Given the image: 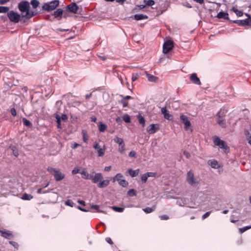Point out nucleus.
Returning <instances> with one entry per match:
<instances>
[{
    "instance_id": "f257e3e1",
    "label": "nucleus",
    "mask_w": 251,
    "mask_h": 251,
    "mask_svg": "<svg viewBox=\"0 0 251 251\" xmlns=\"http://www.w3.org/2000/svg\"><path fill=\"white\" fill-rule=\"evenodd\" d=\"M18 8L22 15V18L28 20L37 15V13L30 10V3L25 0L20 1L18 4Z\"/></svg>"
},
{
    "instance_id": "f03ea898",
    "label": "nucleus",
    "mask_w": 251,
    "mask_h": 251,
    "mask_svg": "<svg viewBox=\"0 0 251 251\" xmlns=\"http://www.w3.org/2000/svg\"><path fill=\"white\" fill-rule=\"evenodd\" d=\"M7 16L9 21L14 24H17L20 22L22 24H24L27 20L25 19H24V18H22V15L21 14H20L14 10H10L7 13Z\"/></svg>"
},
{
    "instance_id": "7ed1b4c3",
    "label": "nucleus",
    "mask_w": 251,
    "mask_h": 251,
    "mask_svg": "<svg viewBox=\"0 0 251 251\" xmlns=\"http://www.w3.org/2000/svg\"><path fill=\"white\" fill-rule=\"evenodd\" d=\"M47 170L54 177L56 181H59L63 179L65 177V175L63 174L60 170L49 167Z\"/></svg>"
},
{
    "instance_id": "20e7f679",
    "label": "nucleus",
    "mask_w": 251,
    "mask_h": 251,
    "mask_svg": "<svg viewBox=\"0 0 251 251\" xmlns=\"http://www.w3.org/2000/svg\"><path fill=\"white\" fill-rule=\"evenodd\" d=\"M213 142L216 146L223 149L225 153L229 152V148L227 146L226 143L224 141L221 140L219 137L217 136L215 137Z\"/></svg>"
},
{
    "instance_id": "39448f33",
    "label": "nucleus",
    "mask_w": 251,
    "mask_h": 251,
    "mask_svg": "<svg viewBox=\"0 0 251 251\" xmlns=\"http://www.w3.org/2000/svg\"><path fill=\"white\" fill-rule=\"evenodd\" d=\"M59 4L58 0H54L50 2L45 3L42 8L47 11H50L55 9Z\"/></svg>"
},
{
    "instance_id": "423d86ee",
    "label": "nucleus",
    "mask_w": 251,
    "mask_h": 251,
    "mask_svg": "<svg viewBox=\"0 0 251 251\" xmlns=\"http://www.w3.org/2000/svg\"><path fill=\"white\" fill-rule=\"evenodd\" d=\"M186 180L188 184L192 186H196L199 183V181L194 177V173L190 171L187 173Z\"/></svg>"
},
{
    "instance_id": "0eeeda50",
    "label": "nucleus",
    "mask_w": 251,
    "mask_h": 251,
    "mask_svg": "<svg viewBox=\"0 0 251 251\" xmlns=\"http://www.w3.org/2000/svg\"><path fill=\"white\" fill-rule=\"evenodd\" d=\"M246 15L248 16V18L243 20H235L233 21V23L237 24L239 25L245 26L249 25L251 26V18L249 14H246Z\"/></svg>"
},
{
    "instance_id": "6e6552de",
    "label": "nucleus",
    "mask_w": 251,
    "mask_h": 251,
    "mask_svg": "<svg viewBox=\"0 0 251 251\" xmlns=\"http://www.w3.org/2000/svg\"><path fill=\"white\" fill-rule=\"evenodd\" d=\"M174 47V42L171 40L166 41L163 46V52L165 54L168 53Z\"/></svg>"
},
{
    "instance_id": "1a4fd4ad",
    "label": "nucleus",
    "mask_w": 251,
    "mask_h": 251,
    "mask_svg": "<svg viewBox=\"0 0 251 251\" xmlns=\"http://www.w3.org/2000/svg\"><path fill=\"white\" fill-rule=\"evenodd\" d=\"M103 179V176L100 173H96L95 175L92 174L90 177L93 183H97Z\"/></svg>"
},
{
    "instance_id": "9d476101",
    "label": "nucleus",
    "mask_w": 251,
    "mask_h": 251,
    "mask_svg": "<svg viewBox=\"0 0 251 251\" xmlns=\"http://www.w3.org/2000/svg\"><path fill=\"white\" fill-rule=\"evenodd\" d=\"M94 148L97 151L98 156H102L105 151V147L103 146L102 148H100L99 143L95 142L93 146Z\"/></svg>"
},
{
    "instance_id": "9b49d317",
    "label": "nucleus",
    "mask_w": 251,
    "mask_h": 251,
    "mask_svg": "<svg viewBox=\"0 0 251 251\" xmlns=\"http://www.w3.org/2000/svg\"><path fill=\"white\" fill-rule=\"evenodd\" d=\"M159 129V126L158 124H151L147 128V131L150 134H152L155 133Z\"/></svg>"
},
{
    "instance_id": "f8f14e48",
    "label": "nucleus",
    "mask_w": 251,
    "mask_h": 251,
    "mask_svg": "<svg viewBox=\"0 0 251 251\" xmlns=\"http://www.w3.org/2000/svg\"><path fill=\"white\" fill-rule=\"evenodd\" d=\"M180 119L185 125V128L188 129L191 126V123L187 116L184 115H181L180 116Z\"/></svg>"
},
{
    "instance_id": "ddd939ff",
    "label": "nucleus",
    "mask_w": 251,
    "mask_h": 251,
    "mask_svg": "<svg viewBox=\"0 0 251 251\" xmlns=\"http://www.w3.org/2000/svg\"><path fill=\"white\" fill-rule=\"evenodd\" d=\"M67 9L71 12L76 14L78 10V6L75 2H72L67 6Z\"/></svg>"
},
{
    "instance_id": "4468645a",
    "label": "nucleus",
    "mask_w": 251,
    "mask_h": 251,
    "mask_svg": "<svg viewBox=\"0 0 251 251\" xmlns=\"http://www.w3.org/2000/svg\"><path fill=\"white\" fill-rule=\"evenodd\" d=\"M161 113L164 115V117L165 119L168 120H171L172 118V115L169 114V111L167 109L166 107H164L161 108Z\"/></svg>"
},
{
    "instance_id": "2eb2a0df",
    "label": "nucleus",
    "mask_w": 251,
    "mask_h": 251,
    "mask_svg": "<svg viewBox=\"0 0 251 251\" xmlns=\"http://www.w3.org/2000/svg\"><path fill=\"white\" fill-rule=\"evenodd\" d=\"M190 80L191 81L195 83V84L197 85H201V81L200 78L197 76V75L196 74L194 73L191 75L190 77Z\"/></svg>"
},
{
    "instance_id": "dca6fc26",
    "label": "nucleus",
    "mask_w": 251,
    "mask_h": 251,
    "mask_svg": "<svg viewBox=\"0 0 251 251\" xmlns=\"http://www.w3.org/2000/svg\"><path fill=\"white\" fill-rule=\"evenodd\" d=\"M63 14V10L61 8H58L56 11H54L52 15L55 18L60 20Z\"/></svg>"
},
{
    "instance_id": "f3484780",
    "label": "nucleus",
    "mask_w": 251,
    "mask_h": 251,
    "mask_svg": "<svg viewBox=\"0 0 251 251\" xmlns=\"http://www.w3.org/2000/svg\"><path fill=\"white\" fill-rule=\"evenodd\" d=\"M217 123L223 128H225L226 127V120L224 118L217 117Z\"/></svg>"
},
{
    "instance_id": "a211bd4d",
    "label": "nucleus",
    "mask_w": 251,
    "mask_h": 251,
    "mask_svg": "<svg viewBox=\"0 0 251 251\" xmlns=\"http://www.w3.org/2000/svg\"><path fill=\"white\" fill-rule=\"evenodd\" d=\"M110 181L109 180L106 179L103 180H101L98 184V186L100 188H103L107 187L109 184Z\"/></svg>"
},
{
    "instance_id": "6ab92c4d",
    "label": "nucleus",
    "mask_w": 251,
    "mask_h": 251,
    "mask_svg": "<svg viewBox=\"0 0 251 251\" xmlns=\"http://www.w3.org/2000/svg\"><path fill=\"white\" fill-rule=\"evenodd\" d=\"M1 236L5 238L10 239L12 236L11 232L9 231L0 230Z\"/></svg>"
},
{
    "instance_id": "aec40b11",
    "label": "nucleus",
    "mask_w": 251,
    "mask_h": 251,
    "mask_svg": "<svg viewBox=\"0 0 251 251\" xmlns=\"http://www.w3.org/2000/svg\"><path fill=\"white\" fill-rule=\"evenodd\" d=\"M217 17L219 19H224L225 20H229L228 14L227 12H224L223 11L220 12Z\"/></svg>"
},
{
    "instance_id": "412c9836",
    "label": "nucleus",
    "mask_w": 251,
    "mask_h": 251,
    "mask_svg": "<svg viewBox=\"0 0 251 251\" xmlns=\"http://www.w3.org/2000/svg\"><path fill=\"white\" fill-rule=\"evenodd\" d=\"M129 175L131 177H135L138 175L139 173V169H136L135 170H133L132 169H128L127 170Z\"/></svg>"
},
{
    "instance_id": "4be33fe9",
    "label": "nucleus",
    "mask_w": 251,
    "mask_h": 251,
    "mask_svg": "<svg viewBox=\"0 0 251 251\" xmlns=\"http://www.w3.org/2000/svg\"><path fill=\"white\" fill-rule=\"evenodd\" d=\"M148 16L143 14H136L134 15V19L137 21L147 19Z\"/></svg>"
},
{
    "instance_id": "5701e85b",
    "label": "nucleus",
    "mask_w": 251,
    "mask_h": 251,
    "mask_svg": "<svg viewBox=\"0 0 251 251\" xmlns=\"http://www.w3.org/2000/svg\"><path fill=\"white\" fill-rule=\"evenodd\" d=\"M146 76L148 80L150 82H156L158 80V78L153 75L149 74H146Z\"/></svg>"
},
{
    "instance_id": "b1692460",
    "label": "nucleus",
    "mask_w": 251,
    "mask_h": 251,
    "mask_svg": "<svg viewBox=\"0 0 251 251\" xmlns=\"http://www.w3.org/2000/svg\"><path fill=\"white\" fill-rule=\"evenodd\" d=\"M208 165L211 166V167L212 168L216 169V168H217L218 167V162L216 160H214V159L209 160L208 161Z\"/></svg>"
},
{
    "instance_id": "393cba45",
    "label": "nucleus",
    "mask_w": 251,
    "mask_h": 251,
    "mask_svg": "<svg viewBox=\"0 0 251 251\" xmlns=\"http://www.w3.org/2000/svg\"><path fill=\"white\" fill-rule=\"evenodd\" d=\"M156 209V206L154 205L152 207H147L143 209V210L146 213H150L154 211Z\"/></svg>"
},
{
    "instance_id": "a878e982",
    "label": "nucleus",
    "mask_w": 251,
    "mask_h": 251,
    "mask_svg": "<svg viewBox=\"0 0 251 251\" xmlns=\"http://www.w3.org/2000/svg\"><path fill=\"white\" fill-rule=\"evenodd\" d=\"M9 148L12 151L13 154L15 157H18L19 155V153H18V150L17 147L15 146H10L9 147Z\"/></svg>"
},
{
    "instance_id": "bb28decb",
    "label": "nucleus",
    "mask_w": 251,
    "mask_h": 251,
    "mask_svg": "<svg viewBox=\"0 0 251 251\" xmlns=\"http://www.w3.org/2000/svg\"><path fill=\"white\" fill-rule=\"evenodd\" d=\"M226 110L224 109H220L217 113L216 116L218 118H224L226 113Z\"/></svg>"
},
{
    "instance_id": "cd10ccee",
    "label": "nucleus",
    "mask_w": 251,
    "mask_h": 251,
    "mask_svg": "<svg viewBox=\"0 0 251 251\" xmlns=\"http://www.w3.org/2000/svg\"><path fill=\"white\" fill-rule=\"evenodd\" d=\"M137 118L139 121V123L142 125L143 127L145 126V118L140 114L137 115Z\"/></svg>"
},
{
    "instance_id": "c85d7f7f",
    "label": "nucleus",
    "mask_w": 251,
    "mask_h": 251,
    "mask_svg": "<svg viewBox=\"0 0 251 251\" xmlns=\"http://www.w3.org/2000/svg\"><path fill=\"white\" fill-rule=\"evenodd\" d=\"M231 10L234 12L238 17H241L243 15V12L242 11L239 10L235 7H233Z\"/></svg>"
},
{
    "instance_id": "c756f323",
    "label": "nucleus",
    "mask_w": 251,
    "mask_h": 251,
    "mask_svg": "<svg viewBox=\"0 0 251 251\" xmlns=\"http://www.w3.org/2000/svg\"><path fill=\"white\" fill-rule=\"evenodd\" d=\"M113 140L115 143L118 144L120 146L124 143L123 139L118 136H116Z\"/></svg>"
},
{
    "instance_id": "7c9ffc66",
    "label": "nucleus",
    "mask_w": 251,
    "mask_h": 251,
    "mask_svg": "<svg viewBox=\"0 0 251 251\" xmlns=\"http://www.w3.org/2000/svg\"><path fill=\"white\" fill-rule=\"evenodd\" d=\"M122 177H123V175L121 173L117 174L113 178V182L116 181H118L119 182Z\"/></svg>"
},
{
    "instance_id": "2f4dec72",
    "label": "nucleus",
    "mask_w": 251,
    "mask_h": 251,
    "mask_svg": "<svg viewBox=\"0 0 251 251\" xmlns=\"http://www.w3.org/2000/svg\"><path fill=\"white\" fill-rule=\"evenodd\" d=\"M82 135H83V141L85 143H87V141H88V139H89V136L87 134V132L85 130H83L82 131Z\"/></svg>"
},
{
    "instance_id": "473e14b6",
    "label": "nucleus",
    "mask_w": 251,
    "mask_h": 251,
    "mask_svg": "<svg viewBox=\"0 0 251 251\" xmlns=\"http://www.w3.org/2000/svg\"><path fill=\"white\" fill-rule=\"evenodd\" d=\"M33 198V196L30 194L25 193L22 196V199L24 200H30Z\"/></svg>"
},
{
    "instance_id": "72a5a7b5",
    "label": "nucleus",
    "mask_w": 251,
    "mask_h": 251,
    "mask_svg": "<svg viewBox=\"0 0 251 251\" xmlns=\"http://www.w3.org/2000/svg\"><path fill=\"white\" fill-rule=\"evenodd\" d=\"M107 126L105 124L101 122L100 123V124L99 125V129L100 132H104Z\"/></svg>"
},
{
    "instance_id": "f704fd0d",
    "label": "nucleus",
    "mask_w": 251,
    "mask_h": 251,
    "mask_svg": "<svg viewBox=\"0 0 251 251\" xmlns=\"http://www.w3.org/2000/svg\"><path fill=\"white\" fill-rule=\"evenodd\" d=\"M23 122L25 126L31 127L32 126V123L29 120H27L26 118H24L23 119Z\"/></svg>"
},
{
    "instance_id": "c9c22d12",
    "label": "nucleus",
    "mask_w": 251,
    "mask_h": 251,
    "mask_svg": "<svg viewBox=\"0 0 251 251\" xmlns=\"http://www.w3.org/2000/svg\"><path fill=\"white\" fill-rule=\"evenodd\" d=\"M9 11V8L7 6H0V13H6Z\"/></svg>"
},
{
    "instance_id": "e433bc0d",
    "label": "nucleus",
    "mask_w": 251,
    "mask_h": 251,
    "mask_svg": "<svg viewBox=\"0 0 251 251\" xmlns=\"http://www.w3.org/2000/svg\"><path fill=\"white\" fill-rule=\"evenodd\" d=\"M30 3L32 5V7L35 9L39 6V2L37 0H31Z\"/></svg>"
},
{
    "instance_id": "4c0bfd02",
    "label": "nucleus",
    "mask_w": 251,
    "mask_h": 251,
    "mask_svg": "<svg viewBox=\"0 0 251 251\" xmlns=\"http://www.w3.org/2000/svg\"><path fill=\"white\" fill-rule=\"evenodd\" d=\"M119 184L120 186L126 187L128 185V182L125 179H122L119 182Z\"/></svg>"
},
{
    "instance_id": "58836bf2",
    "label": "nucleus",
    "mask_w": 251,
    "mask_h": 251,
    "mask_svg": "<svg viewBox=\"0 0 251 251\" xmlns=\"http://www.w3.org/2000/svg\"><path fill=\"white\" fill-rule=\"evenodd\" d=\"M55 118H56V122H57V127L59 128H61V117H60V116L59 115L57 114L55 116Z\"/></svg>"
},
{
    "instance_id": "ea45409f",
    "label": "nucleus",
    "mask_w": 251,
    "mask_h": 251,
    "mask_svg": "<svg viewBox=\"0 0 251 251\" xmlns=\"http://www.w3.org/2000/svg\"><path fill=\"white\" fill-rule=\"evenodd\" d=\"M65 205L69 206L70 207H74L75 206V203L71 200H67L65 202Z\"/></svg>"
},
{
    "instance_id": "a19ab883",
    "label": "nucleus",
    "mask_w": 251,
    "mask_h": 251,
    "mask_svg": "<svg viewBox=\"0 0 251 251\" xmlns=\"http://www.w3.org/2000/svg\"><path fill=\"white\" fill-rule=\"evenodd\" d=\"M112 209H113L115 211L118 212H122L124 210V208L123 207H119L115 206H113L112 207Z\"/></svg>"
},
{
    "instance_id": "79ce46f5",
    "label": "nucleus",
    "mask_w": 251,
    "mask_h": 251,
    "mask_svg": "<svg viewBox=\"0 0 251 251\" xmlns=\"http://www.w3.org/2000/svg\"><path fill=\"white\" fill-rule=\"evenodd\" d=\"M123 120L126 123H129L131 122L130 118L127 114H125L123 116Z\"/></svg>"
},
{
    "instance_id": "37998d69",
    "label": "nucleus",
    "mask_w": 251,
    "mask_h": 251,
    "mask_svg": "<svg viewBox=\"0 0 251 251\" xmlns=\"http://www.w3.org/2000/svg\"><path fill=\"white\" fill-rule=\"evenodd\" d=\"M81 174L83 175V178L85 179H90V177L91 176V175L92 174H89L87 172L85 171H83L82 172H81Z\"/></svg>"
},
{
    "instance_id": "c03bdc74",
    "label": "nucleus",
    "mask_w": 251,
    "mask_h": 251,
    "mask_svg": "<svg viewBox=\"0 0 251 251\" xmlns=\"http://www.w3.org/2000/svg\"><path fill=\"white\" fill-rule=\"evenodd\" d=\"M119 103L123 105V107L128 106V102L122 98V99L119 101Z\"/></svg>"
},
{
    "instance_id": "a18cd8bd",
    "label": "nucleus",
    "mask_w": 251,
    "mask_h": 251,
    "mask_svg": "<svg viewBox=\"0 0 251 251\" xmlns=\"http://www.w3.org/2000/svg\"><path fill=\"white\" fill-rule=\"evenodd\" d=\"M127 194V195L130 197L135 196L136 195L135 190L133 189H130L129 191H128Z\"/></svg>"
},
{
    "instance_id": "49530a36",
    "label": "nucleus",
    "mask_w": 251,
    "mask_h": 251,
    "mask_svg": "<svg viewBox=\"0 0 251 251\" xmlns=\"http://www.w3.org/2000/svg\"><path fill=\"white\" fill-rule=\"evenodd\" d=\"M144 2L148 6H152L154 4V1L153 0H144Z\"/></svg>"
},
{
    "instance_id": "de8ad7c7",
    "label": "nucleus",
    "mask_w": 251,
    "mask_h": 251,
    "mask_svg": "<svg viewBox=\"0 0 251 251\" xmlns=\"http://www.w3.org/2000/svg\"><path fill=\"white\" fill-rule=\"evenodd\" d=\"M251 228V226H246L243 227L242 228H239V230L241 233H242L244 232L245 231H246L247 230L250 229Z\"/></svg>"
},
{
    "instance_id": "09e8293b",
    "label": "nucleus",
    "mask_w": 251,
    "mask_h": 251,
    "mask_svg": "<svg viewBox=\"0 0 251 251\" xmlns=\"http://www.w3.org/2000/svg\"><path fill=\"white\" fill-rule=\"evenodd\" d=\"M148 178V176H147L146 173L143 174L141 176V180L143 183H145L147 182Z\"/></svg>"
},
{
    "instance_id": "8fccbe9b",
    "label": "nucleus",
    "mask_w": 251,
    "mask_h": 251,
    "mask_svg": "<svg viewBox=\"0 0 251 251\" xmlns=\"http://www.w3.org/2000/svg\"><path fill=\"white\" fill-rule=\"evenodd\" d=\"M99 205H96V204H93L91 206V208L93 209H95L97 210L98 212H103L102 210H100L99 209Z\"/></svg>"
},
{
    "instance_id": "3c124183",
    "label": "nucleus",
    "mask_w": 251,
    "mask_h": 251,
    "mask_svg": "<svg viewBox=\"0 0 251 251\" xmlns=\"http://www.w3.org/2000/svg\"><path fill=\"white\" fill-rule=\"evenodd\" d=\"M146 174L147 175V176L148 177H154L156 176V173L154 172H148L146 173Z\"/></svg>"
},
{
    "instance_id": "603ef678",
    "label": "nucleus",
    "mask_w": 251,
    "mask_h": 251,
    "mask_svg": "<svg viewBox=\"0 0 251 251\" xmlns=\"http://www.w3.org/2000/svg\"><path fill=\"white\" fill-rule=\"evenodd\" d=\"M120 146L121 147L119 148V151L121 153L123 154L125 152V143H124Z\"/></svg>"
},
{
    "instance_id": "864d4df0",
    "label": "nucleus",
    "mask_w": 251,
    "mask_h": 251,
    "mask_svg": "<svg viewBox=\"0 0 251 251\" xmlns=\"http://www.w3.org/2000/svg\"><path fill=\"white\" fill-rule=\"evenodd\" d=\"M211 213V211H208V212H206L205 214H204L202 216V219L204 220V219L207 218L210 215Z\"/></svg>"
},
{
    "instance_id": "5fc2aeb1",
    "label": "nucleus",
    "mask_w": 251,
    "mask_h": 251,
    "mask_svg": "<svg viewBox=\"0 0 251 251\" xmlns=\"http://www.w3.org/2000/svg\"><path fill=\"white\" fill-rule=\"evenodd\" d=\"M9 244L14 247V248L16 249H17L19 247L18 244L14 241H9Z\"/></svg>"
},
{
    "instance_id": "6e6d98bb",
    "label": "nucleus",
    "mask_w": 251,
    "mask_h": 251,
    "mask_svg": "<svg viewBox=\"0 0 251 251\" xmlns=\"http://www.w3.org/2000/svg\"><path fill=\"white\" fill-rule=\"evenodd\" d=\"M138 74H132V81L133 82V81H135V80H137V79L138 78Z\"/></svg>"
},
{
    "instance_id": "4d7b16f0",
    "label": "nucleus",
    "mask_w": 251,
    "mask_h": 251,
    "mask_svg": "<svg viewBox=\"0 0 251 251\" xmlns=\"http://www.w3.org/2000/svg\"><path fill=\"white\" fill-rule=\"evenodd\" d=\"M159 217L162 220H167L169 219V216L167 215H162L160 216Z\"/></svg>"
},
{
    "instance_id": "13d9d810",
    "label": "nucleus",
    "mask_w": 251,
    "mask_h": 251,
    "mask_svg": "<svg viewBox=\"0 0 251 251\" xmlns=\"http://www.w3.org/2000/svg\"><path fill=\"white\" fill-rule=\"evenodd\" d=\"M247 138L248 141L249 143L251 145V130L250 133H248L247 135Z\"/></svg>"
},
{
    "instance_id": "bf43d9fd",
    "label": "nucleus",
    "mask_w": 251,
    "mask_h": 251,
    "mask_svg": "<svg viewBox=\"0 0 251 251\" xmlns=\"http://www.w3.org/2000/svg\"><path fill=\"white\" fill-rule=\"evenodd\" d=\"M129 156L131 157H136V153L135 151H132L129 153Z\"/></svg>"
},
{
    "instance_id": "052dcab7",
    "label": "nucleus",
    "mask_w": 251,
    "mask_h": 251,
    "mask_svg": "<svg viewBox=\"0 0 251 251\" xmlns=\"http://www.w3.org/2000/svg\"><path fill=\"white\" fill-rule=\"evenodd\" d=\"M182 5L186 7L191 8L192 7V5L188 2H185L182 3Z\"/></svg>"
},
{
    "instance_id": "680f3d73",
    "label": "nucleus",
    "mask_w": 251,
    "mask_h": 251,
    "mask_svg": "<svg viewBox=\"0 0 251 251\" xmlns=\"http://www.w3.org/2000/svg\"><path fill=\"white\" fill-rule=\"evenodd\" d=\"M61 117V120H62L64 121H66L68 119V116L66 114H62Z\"/></svg>"
},
{
    "instance_id": "e2e57ef3",
    "label": "nucleus",
    "mask_w": 251,
    "mask_h": 251,
    "mask_svg": "<svg viewBox=\"0 0 251 251\" xmlns=\"http://www.w3.org/2000/svg\"><path fill=\"white\" fill-rule=\"evenodd\" d=\"M76 208L77 209H79L80 210H81L82 211H83V212H89V210L85 209V208H83L80 207V206H77Z\"/></svg>"
},
{
    "instance_id": "0e129e2a",
    "label": "nucleus",
    "mask_w": 251,
    "mask_h": 251,
    "mask_svg": "<svg viewBox=\"0 0 251 251\" xmlns=\"http://www.w3.org/2000/svg\"><path fill=\"white\" fill-rule=\"evenodd\" d=\"M183 154L187 158H189L190 157V154L187 151H184Z\"/></svg>"
},
{
    "instance_id": "69168bd1",
    "label": "nucleus",
    "mask_w": 251,
    "mask_h": 251,
    "mask_svg": "<svg viewBox=\"0 0 251 251\" xmlns=\"http://www.w3.org/2000/svg\"><path fill=\"white\" fill-rule=\"evenodd\" d=\"M105 240L109 244L112 245L113 244V241H112L111 239L109 237H107L106 239H105Z\"/></svg>"
},
{
    "instance_id": "338daca9",
    "label": "nucleus",
    "mask_w": 251,
    "mask_h": 251,
    "mask_svg": "<svg viewBox=\"0 0 251 251\" xmlns=\"http://www.w3.org/2000/svg\"><path fill=\"white\" fill-rule=\"evenodd\" d=\"M11 113L13 116H16V109L14 108L11 109Z\"/></svg>"
},
{
    "instance_id": "774afa93",
    "label": "nucleus",
    "mask_w": 251,
    "mask_h": 251,
    "mask_svg": "<svg viewBox=\"0 0 251 251\" xmlns=\"http://www.w3.org/2000/svg\"><path fill=\"white\" fill-rule=\"evenodd\" d=\"M79 173V169L77 168H75L73 171H72V174H76Z\"/></svg>"
}]
</instances>
